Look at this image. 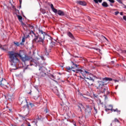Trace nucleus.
Segmentation results:
<instances>
[{"label": "nucleus", "mask_w": 126, "mask_h": 126, "mask_svg": "<svg viewBox=\"0 0 126 126\" xmlns=\"http://www.w3.org/2000/svg\"><path fill=\"white\" fill-rule=\"evenodd\" d=\"M24 55V52L21 50L19 51V53H16L12 51L8 52L9 62L11 65H13V66H15V68H13V69H16V64H17V63H19V59H18V57L21 58L22 60Z\"/></svg>", "instance_id": "f257e3e1"}, {"label": "nucleus", "mask_w": 126, "mask_h": 126, "mask_svg": "<svg viewBox=\"0 0 126 126\" xmlns=\"http://www.w3.org/2000/svg\"><path fill=\"white\" fill-rule=\"evenodd\" d=\"M38 32L39 33L41 34V35L40 34V35H36L33 31H32V37H34V38H33L32 42L35 43L41 42L42 43L43 45L44 46V39H45V36H46V32H44L42 30H38Z\"/></svg>", "instance_id": "f03ea898"}, {"label": "nucleus", "mask_w": 126, "mask_h": 126, "mask_svg": "<svg viewBox=\"0 0 126 126\" xmlns=\"http://www.w3.org/2000/svg\"><path fill=\"white\" fill-rule=\"evenodd\" d=\"M112 80H113V79L111 78L105 77L102 79V81H98L96 89H101L103 87L104 85H105V82H107V81H112Z\"/></svg>", "instance_id": "7ed1b4c3"}, {"label": "nucleus", "mask_w": 126, "mask_h": 126, "mask_svg": "<svg viewBox=\"0 0 126 126\" xmlns=\"http://www.w3.org/2000/svg\"><path fill=\"white\" fill-rule=\"evenodd\" d=\"M73 72L75 73H81L82 75L84 77V79L86 78V75H91V73L90 70L86 71L85 70H83L81 69H77L76 70H72Z\"/></svg>", "instance_id": "20e7f679"}, {"label": "nucleus", "mask_w": 126, "mask_h": 126, "mask_svg": "<svg viewBox=\"0 0 126 126\" xmlns=\"http://www.w3.org/2000/svg\"><path fill=\"white\" fill-rule=\"evenodd\" d=\"M18 103L19 105L22 106L23 108H29L27 99H26L25 97H19Z\"/></svg>", "instance_id": "39448f33"}, {"label": "nucleus", "mask_w": 126, "mask_h": 126, "mask_svg": "<svg viewBox=\"0 0 126 126\" xmlns=\"http://www.w3.org/2000/svg\"><path fill=\"white\" fill-rule=\"evenodd\" d=\"M99 93L102 94H104V96H105V98L107 97V95L110 94V92H109L108 87H102L101 89H99Z\"/></svg>", "instance_id": "423d86ee"}, {"label": "nucleus", "mask_w": 126, "mask_h": 126, "mask_svg": "<svg viewBox=\"0 0 126 126\" xmlns=\"http://www.w3.org/2000/svg\"><path fill=\"white\" fill-rule=\"evenodd\" d=\"M86 109L85 110V117H88L91 115V111H92V107L91 106L87 105L86 106Z\"/></svg>", "instance_id": "0eeeda50"}, {"label": "nucleus", "mask_w": 126, "mask_h": 126, "mask_svg": "<svg viewBox=\"0 0 126 126\" xmlns=\"http://www.w3.org/2000/svg\"><path fill=\"white\" fill-rule=\"evenodd\" d=\"M80 78H82V79H84L89 86L93 85V82H94V79L93 78L90 77L89 78H85V79L84 78L81 77V76H80Z\"/></svg>", "instance_id": "6e6552de"}, {"label": "nucleus", "mask_w": 126, "mask_h": 126, "mask_svg": "<svg viewBox=\"0 0 126 126\" xmlns=\"http://www.w3.org/2000/svg\"><path fill=\"white\" fill-rule=\"evenodd\" d=\"M72 63V66L69 67V66H68L67 67H66V69H67V70H74V69H75V68H76V67H78V65L74 63L73 62H71Z\"/></svg>", "instance_id": "1a4fd4ad"}, {"label": "nucleus", "mask_w": 126, "mask_h": 126, "mask_svg": "<svg viewBox=\"0 0 126 126\" xmlns=\"http://www.w3.org/2000/svg\"><path fill=\"white\" fill-rule=\"evenodd\" d=\"M39 64V62L35 59H32L31 61V65H38Z\"/></svg>", "instance_id": "9d476101"}, {"label": "nucleus", "mask_w": 126, "mask_h": 126, "mask_svg": "<svg viewBox=\"0 0 126 126\" xmlns=\"http://www.w3.org/2000/svg\"><path fill=\"white\" fill-rule=\"evenodd\" d=\"M32 59V57L28 56L27 55H25L24 57L22 58V61L23 62H26V61H30V59Z\"/></svg>", "instance_id": "9b49d317"}, {"label": "nucleus", "mask_w": 126, "mask_h": 126, "mask_svg": "<svg viewBox=\"0 0 126 126\" xmlns=\"http://www.w3.org/2000/svg\"><path fill=\"white\" fill-rule=\"evenodd\" d=\"M7 82L5 79L2 78L1 80H0V86H1L3 84H5Z\"/></svg>", "instance_id": "f8f14e48"}, {"label": "nucleus", "mask_w": 126, "mask_h": 126, "mask_svg": "<svg viewBox=\"0 0 126 126\" xmlns=\"http://www.w3.org/2000/svg\"><path fill=\"white\" fill-rule=\"evenodd\" d=\"M76 3L80 4V5L83 6H85L87 4L86 2H85V1H77Z\"/></svg>", "instance_id": "ddd939ff"}, {"label": "nucleus", "mask_w": 126, "mask_h": 126, "mask_svg": "<svg viewBox=\"0 0 126 126\" xmlns=\"http://www.w3.org/2000/svg\"><path fill=\"white\" fill-rule=\"evenodd\" d=\"M50 6H51V8L52 10L53 11V12H54L55 13H58V9H55L54 7V5L53 4H51Z\"/></svg>", "instance_id": "4468645a"}, {"label": "nucleus", "mask_w": 126, "mask_h": 126, "mask_svg": "<svg viewBox=\"0 0 126 126\" xmlns=\"http://www.w3.org/2000/svg\"><path fill=\"white\" fill-rule=\"evenodd\" d=\"M8 85L9 84L7 82L6 83L2 85V86H0V87H2V88H3L4 89H6L8 88Z\"/></svg>", "instance_id": "2eb2a0df"}, {"label": "nucleus", "mask_w": 126, "mask_h": 126, "mask_svg": "<svg viewBox=\"0 0 126 126\" xmlns=\"http://www.w3.org/2000/svg\"><path fill=\"white\" fill-rule=\"evenodd\" d=\"M37 118H36V120L38 121H43V120H44V118H43L42 115L40 114H37Z\"/></svg>", "instance_id": "dca6fc26"}, {"label": "nucleus", "mask_w": 126, "mask_h": 126, "mask_svg": "<svg viewBox=\"0 0 126 126\" xmlns=\"http://www.w3.org/2000/svg\"><path fill=\"white\" fill-rule=\"evenodd\" d=\"M58 14L60 15V16H64V12L61 10H58Z\"/></svg>", "instance_id": "f3484780"}, {"label": "nucleus", "mask_w": 126, "mask_h": 126, "mask_svg": "<svg viewBox=\"0 0 126 126\" xmlns=\"http://www.w3.org/2000/svg\"><path fill=\"white\" fill-rule=\"evenodd\" d=\"M112 124L113 125H116V124H120V121H119V119L115 118L114 120L112 121Z\"/></svg>", "instance_id": "a211bd4d"}, {"label": "nucleus", "mask_w": 126, "mask_h": 126, "mask_svg": "<svg viewBox=\"0 0 126 126\" xmlns=\"http://www.w3.org/2000/svg\"><path fill=\"white\" fill-rule=\"evenodd\" d=\"M113 112H116L117 115H121V110L118 108L113 109Z\"/></svg>", "instance_id": "6ab92c4d"}, {"label": "nucleus", "mask_w": 126, "mask_h": 126, "mask_svg": "<svg viewBox=\"0 0 126 126\" xmlns=\"http://www.w3.org/2000/svg\"><path fill=\"white\" fill-rule=\"evenodd\" d=\"M78 108H80V111L81 112L82 111L83 108H84V106H83V105H82V103H79V105H78Z\"/></svg>", "instance_id": "aec40b11"}, {"label": "nucleus", "mask_w": 126, "mask_h": 126, "mask_svg": "<svg viewBox=\"0 0 126 126\" xmlns=\"http://www.w3.org/2000/svg\"><path fill=\"white\" fill-rule=\"evenodd\" d=\"M17 16L18 17V19L19 20V21H20V22H22V16L19 15H17Z\"/></svg>", "instance_id": "412c9836"}, {"label": "nucleus", "mask_w": 126, "mask_h": 126, "mask_svg": "<svg viewBox=\"0 0 126 126\" xmlns=\"http://www.w3.org/2000/svg\"><path fill=\"white\" fill-rule=\"evenodd\" d=\"M102 5L104 7H108V6H109V5H108V3L106 2H105V1L102 2Z\"/></svg>", "instance_id": "4be33fe9"}, {"label": "nucleus", "mask_w": 126, "mask_h": 126, "mask_svg": "<svg viewBox=\"0 0 126 126\" xmlns=\"http://www.w3.org/2000/svg\"><path fill=\"white\" fill-rule=\"evenodd\" d=\"M13 43H14L15 46H16L17 47H19L20 46V45H21L20 44V43H19V42L14 41Z\"/></svg>", "instance_id": "5701e85b"}, {"label": "nucleus", "mask_w": 126, "mask_h": 126, "mask_svg": "<svg viewBox=\"0 0 126 126\" xmlns=\"http://www.w3.org/2000/svg\"><path fill=\"white\" fill-rule=\"evenodd\" d=\"M68 36H69L70 38H71V39H74V37L73 36V35H72V33H71V32H69L68 33Z\"/></svg>", "instance_id": "b1692460"}, {"label": "nucleus", "mask_w": 126, "mask_h": 126, "mask_svg": "<svg viewBox=\"0 0 126 126\" xmlns=\"http://www.w3.org/2000/svg\"><path fill=\"white\" fill-rule=\"evenodd\" d=\"M26 39H25V37H23L22 39V42H20V44L22 46L23 45H24V42H25Z\"/></svg>", "instance_id": "393cba45"}, {"label": "nucleus", "mask_w": 126, "mask_h": 126, "mask_svg": "<svg viewBox=\"0 0 126 126\" xmlns=\"http://www.w3.org/2000/svg\"><path fill=\"white\" fill-rule=\"evenodd\" d=\"M108 107L109 108H108V109H109L108 110H110V111H111L112 112H113V111H114V109H113V105H109L108 106Z\"/></svg>", "instance_id": "a878e982"}, {"label": "nucleus", "mask_w": 126, "mask_h": 126, "mask_svg": "<svg viewBox=\"0 0 126 126\" xmlns=\"http://www.w3.org/2000/svg\"><path fill=\"white\" fill-rule=\"evenodd\" d=\"M44 54L46 55V56H48L49 55V53H48V50L47 49V47H45V50H44Z\"/></svg>", "instance_id": "bb28decb"}, {"label": "nucleus", "mask_w": 126, "mask_h": 126, "mask_svg": "<svg viewBox=\"0 0 126 126\" xmlns=\"http://www.w3.org/2000/svg\"><path fill=\"white\" fill-rule=\"evenodd\" d=\"M58 88L55 87L53 89H52L53 91L55 93H59V91L57 90Z\"/></svg>", "instance_id": "cd10ccee"}, {"label": "nucleus", "mask_w": 126, "mask_h": 126, "mask_svg": "<svg viewBox=\"0 0 126 126\" xmlns=\"http://www.w3.org/2000/svg\"><path fill=\"white\" fill-rule=\"evenodd\" d=\"M22 24L23 25V27H25V29H24L25 30H28V29H27V26L25 24H24L23 22H22Z\"/></svg>", "instance_id": "c85d7f7f"}, {"label": "nucleus", "mask_w": 126, "mask_h": 126, "mask_svg": "<svg viewBox=\"0 0 126 126\" xmlns=\"http://www.w3.org/2000/svg\"><path fill=\"white\" fill-rule=\"evenodd\" d=\"M84 98H85V99H86V101H88V102H92V100H91L87 97H84Z\"/></svg>", "instance_id": "c756f323"}, {"label": "nucleus", "mask_w": 126, "mask_h": 126, "mask_svg": "<svg viewBox=\"0 0 126 126\" xmlns=\"http://www.w3.org/2000/svg\"><path fill=\"white\" fill-rule=\"evenodd\" d=\"M37 120L36 119L34 120V121H32V123L34 124L35 126H37Z\"/></svg>", "instance_id": "7c9ffc66"}, {"label": "nucleus", "mask_w": 126, "mask_h": 126, "mask_svg": "<svg viewBox=\"0 0 126 126\" xmlns=\"http://www.w3.org/2000/svg\"><path fill=\"white\" fill-rule=\"evenodd\" d=\"M40 74H41V76H43L44 77V76H46L47 74H46V73H44V72H42Z\"/></svg>", "instance_id": "2f4dec72"}, {"label": "nucleus", "mask_w": 126, "mask_h": 126, "mask_svg": "<svg viewBox=\"0 0 126 126\" xmlns=\"http://www.w3.org/2000/svg\"><path fill=\"white\" fill-rule=\"evenodd\" d=\"M0 49H1L2 50V51H6V48H5L3 46H0Z\"/></svg>", "instance_id": "473e14b6"}, {"label": "nucleus", "mask_w": 126, "mask_h": 126, "mask_svg": "<svg viewBox=\"0 0 126 126\" xmlns=\"http://www.w3.org/2000/svg\"><path fill=\"white\" fill-rule=\"evenodd\" d=\"M108 1L111 2V3H115V0H107Z\"/></svg>", "instance_id": "72a5a7b5"}, {"label": "nucleus", "mask_w": 126, "mask_h": 126, "mask_svg": "<svg viewBox=\"0 0 126 126\" xmlns=\"http://www.w3.org/2000/svg\"><path fill=\"white\" fill-rule=\"evenodd\" d=\"M29 28H31V29H34V26H32L31 25H29Z\"/></svg>", "instance_id": "f704fd0d"}, {"label": "nucleus", "mask_w": 126, "mask_h": 126, "mask_svg": "<svg viewBox=\"0 0 126 126\" xmlns=\"http://www.w3.org/2000/svg\"><path fill=\"white\" fill-rule=\"evenodd\" d=\"M44 112L45 114H47V113H49V110H48L47 109H46L44 111Z\"/></svg>", "instance_id": "c9c22d12"}, {"label": "nucleus", "mask_w": 126, "mask_h": 126, "mask_svg": "<svg viewBox=\"0 0 126 126\" xmlns=\"http://www.w3.org/2000/svg\"><path fill=\"white\" fill-rule=\"evenodd\" d=\"M30 106H31V107H32V108H33V107H34V104H33V103H30Z\"/></svg>", "instance_id": "e433bc0d"}, {"label": "nucleus", "mask_w": 126, "mask_h": 126, "mask_svg": "<svg viewBox=\"0 0 126 126\" xmlns=\"http://www.w3.org/2000/svg\"><path fill=\"white\" fill-rule=\"evenodd\" d=\"M11 5H12V8H13V9H14V10H16V8L15 7V6L14 5H13L12 4V3H11Z\"/></svg>", "instance_id": "4c0bfd02"}, {"label": "nucleus", "mask_w": 126, "mask_h": 126, "mask_svg": "<svg viewBox=\"0 0 126 126\" xmlns=\"http://www.w3.org/2000/svg\"><path fill=\"white\" fill-rule=\"evenodd\" d=\"M119 13H120V12H119V11L115 12V15H118V14H119Z\"/></svg>", "instance_id": "58836bf2"}, {"label": "nucleus", "mask_w": 126, "mask_h": 126, "mask_svg": "<svg viewBox=\"0 0 126 126\" xmlns=\"http://www.w3.org/2000/svg\"><path fill=\"white\" fill-rule=\"evenodd\" d=\"M94 111H95V114H97V109H96V108H95V106L94 107Z\"/></svg>", "instance_id": "ea45409f"}, {"label": "nucleus", "mask_w": 126, "mask_h": 126, "mask_svg": "<svg viewBox=\"0 0 126 126\" xmlns=\"http://www.w3.org/2000/svg\"><path fill=\"white\" fill-rule=\"evenodd\" d=\"M87 18H88V20H89V21H91V18H90V17L88 16V17H87Z\"/></svg>", "instance_id": "a19ab883"}, {"label": "nucleus", "mask_w": 126, "mask_h": 126, "mask_svg": "<svg viewBox=\"0 0 126 126\" xmlns=\"http://www.w3.org/2000/svg\"><path fill=\"white\" fill-rule=\"evenodd\" d=\"M27 125L28 126H31V125H30V123H29V122H28L27 123Z\"/></svg>", "instance_id": "79ce46f5"}, {"label": "nucleus", "mask_w": 126, "mask_h": 126, "mask_svg": "<svg viewBox=\"0 0 126 126\" xmlns=\"http://www.w3.org/2000/svg\"><path fill=\"white\" fill-rule=\"evenodd\" d=\"M94 2H95V3H98V0H94Z\"/></svg>", "instance_id": "37998d69"}, {"label": "nucleus", "mask_w": 126, "mask_h": 126, "mask_svg": "<svg viewBox=\"0 0 126 126\" xmlns=\"http://www.w3.org/2000/svg\"><path fill=\"white\" fill-rule=\"evenodd\" d=\"M109 108H106L105 109V111H106V112H108V111H109Z\"/></svg>", "instance_id": "c03bdc74"}, {"label": "nucleus", "mask_w": 126, "mask_h": 126, "mask_svg": "<svg viewBox=\"0 0 126 126\" xmlns=\"http://www.w3.org/2000/svg\"><path fill=\"white\" fill-rule=\"evenodd\" d=\"M15 11H18V12H19V10L16 8V10H14Z\"/></svg>", "instance_id": "a18cd8bd"}, {"label": "nucleus", "mask_w": 126, "mask_h": 126, "mask_svg": "<svg viewBox=\"0 0 126 126\" xmlns=\"http://www.w3.org/2000/svg\"><path fill=\"white\" fill-rule=\"evenodd\" d=\"M98 2H102V0H97Z\"/></svg>", "instance_id": "49530a36"}, {"label": "nucleus", "mask_w": 126, "mask_h": 126, "mask_svg": "<svg viewBox=\"0 0 126 126\" xmlns=\"http://www.w3.org/2000/svg\"><path fill=\"white\" fill-rule=\"evenodd\" d=\"M123 12H120V15H123Z\"/></svg>", "instance_id": "de8ad7c7"}, {"label": "nucleus", "mask_w": 126, "mask_h": 126, "mask_svg": "<svg viewBox=\"0 0 126 126\" xmlns=\"http://www.w3.org/2000/svg\"><path fill=\"white\" fill-rule=\"evenodd\" d=\"M41 59H42V60H45V58H44V57H41Z\"/></svg>", "instance_id": "09e8293b"}, {"label": "nucleus", "mask_w": 126, "mask_h": 126, "mask_svg": "<svg viewBox=\"0 0 126 126\" xmlns=\"http://www.w3.org/2000/svg\"><path fill=\"white\" fill-rule=\"evenodd\" d=\"M11 126H16V125L12 124V125H11Z\"/></svg>", "instance_id": "8fccbe9b"}, {"label": "nucleus", "mask_w": 126, "mask_h": 126, "mask_svg": "<svg viewBox=\"0 0 126 126\" xmlns=\"http://www.w3.org/2000/svg\"><path fill=\"white\" fill-rule=\"evenodd\" d=\"M123 53H125V54H126V50L123 51Z\"/></svg>", "instance_id": "3c124183"}, {"label": "nucleus", "mask_w": 126, "mask_h": 126, "mask_svg": "<svg viewBox=\"0 0 126 126\" xmlns=\"http://www.w3.org/2000/svg\"><path fill=\"white\" fill-rule=\"evenodd\" d=\"M75 58H79V57L77 56H74Z\"/></svg>", "instance_id": "603ef678"}, {"label": "nucleus", "mask_w": 126, "mask_h": 126, "mask_svg": "<svg viewBox=\"0 0 126 126\" xmlns=\"http://www.w3.org/2000/svg\"><path fill=\"white\" fill-rule=\"evenodd\" d=\"M78 110L80 111V107H78Z\"/></svg>", "instance_id": "864d4df0"}, {"label": "nucleus", "mask_w": 126, "mask_h": 126, "mask_svg": "<svg viewBox=\"0 0 126 126\" xmlns=\"http://www.w3.org/2000/svg\"><path fill=\"white\" fill-rule=\"evenodd\" d=\"M124 8H126V5H125Z\"/></svg>", "instance_id": "5fc2aeb1"}, {"label": "nucleus", "mask_w": 126, "mask_h": 126, "mask_svg": "<svg viewBox=\"0 0 126 126\" xmlns=\"http://www.w3.org/2000/svg\"><path fill=\"white\" fill-rule=\"evenodd\" d=\"M20 3H21V2H22V1L20 0Z\"/></svg>", "instance_id": "6e6d98bb"}, {"label": "nucleus", "mask_w": 126, "mask_h": 126, "mask_svg": "<svg viewBox=\"0 0 126 126\" xmlns=\"http://www.w3.org/2000/svg\"><path fill=\"white\" fill-rule=\"evenodd\" d=\"M29 94H31V92H29Z\"/></svg>", "instance_id": "4d7b16f0"}, {"label": "nucleus", "mask_w": 126, "mask_h": 126, "mask_svg": "<svg viewBox=\"0 0 126 126\" xmlns=\"http://www.w3.org/2000/svg\"><path fill=\"white\" fill-rule=\"evenodd\" d=\"M110 5H111V6H113L112 4H110Z\"/></svg>", "instance_id": "13d9d810"}, {"label": "nucleus", "mask_w": 126, "mask_h": 126, "mask_svg": "<svg viewBox=\"0 0 126 126\" xmlns=\"http://www.w3.org/2000/svg\"><path fill=\"white\" fill-rule=\"evenodd\" d=\"M94 50H98V49H96V48H94Z\"/></svg>", "instance_id": "bf43d9fd"}, {"label": "nucleus", "mask_w": 126, "mask_h": 126, "mask_svg": "<svg viewBox=\"0 0 126 126\" xmlns=\"http://www.w3.org/2000/svg\"><path fill=\"white\" fill-rule=\"evenodd\" d=\"M21 126H24V125L22 124V125H21Z\"/></svg>", "instance_id": "052dcab7"}, {"label": "nucleus", "mask_w": 126, "mask_h": 126, "mask_svg": "<svg viewBox=\"0 0 126 126\" xmlns=\"http://www.w3.org/2000/svg\"><path fill=\"white\" fill-rule=\"evenodd\" d=\"M10 112H11V111H12V110H11V109H10Z\"/></svg>", "instance_id": "680f3d73"}, {"label": "nucleus", "mask_w": 126, "mask_h": 126, "mask_svg": "<svg viewBox=\"0 0 126 126\" xmlns=\"http://www.w3.org/2000/svg\"><path fill=\"white\" fill-rule=\"evenodd\" d=\"M52 45V43H50V46Z\"/></svg>", "instance_id": "e2e57ef3"}, {"label": "nucleus", "mask_w": 126, "mask_h": 126, "mask_svg": "<svg viewBox=\"0 0 126 126\" xmlns=\"http://www.w3.org/2000/svg\"><path fill=\"white\" fill-rule=\"evenodd\" d=\"M63 96H64V94H63Z\"/></svg>", "instance_id": "0e129e2a"}, {"label": "nucleus", "mask_w": 126, "mask_h": 126, "mask_svg": "<svg viewBox=\"0 0 126 126\" xmlns=\"http://www.w3.org/2000/svg\"><path fill=\"white\" fill-rule=\"evenodd\" d=\"M0 115H1V113H0Z\"/></svg>", "instance_id": "69168bd1"}, {"label": "nucleus", "mask_w": 126, "mask_h": 126, "mask_svg": "<svg viewBox=\"0 0 126 126\" xmlns=\"http://www.w3.org/2000/svg\"><path fill=\"white\" fill-rule=\"evenodd\" d=\"M116 89H117V87H116Z\"/></svg>", "instance_id": "338daca9"}, {"label": "nucleus", "mask_w": 126, "mask_h": 126, "mask_svg": "<svg viewBox=\"0 0 126 126\" xmlns=\"http://www.w3.org/2000/svg\"><path fill=\"white\" fill-rule=\"evenodd\" d=\"M20 7H21V6H20Z\"/></svg>", "instance_id": "774afa93"}]
</instances>
